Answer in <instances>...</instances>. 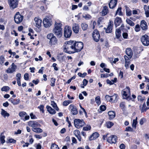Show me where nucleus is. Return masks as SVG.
<instances>
[{
	"instance_id": "nucleus-1",
	"label": "nucleus",
	"mask_w": 149,
	"mask_h": 149,
	"mask_svg": "<svg viewBox=\"0 0 149 149\" xmlns=\"http://www.w3.org/2000/svg\"><path fill=\"white\" fill-rule=\"evenodd\" d=\"M65 44L64 50L65 52L70 54L80 52L84 47L82 42L71 40L66 42Z\"/></svg>"
},
{
	"instance_id": "nucleus-2",
	"label": "nucleus",
	"mask_w": 149,
	"mask_h": 149,
	"mask_svg": "<svg viewBox=\"0 0 149 149\" xmlns=\"http://www.w3.org/2000/svg\"><path fill=\"white\" fill-rule=\"evenodd\" d=\"M61 23H56L55 24V27L53 30V33L58 38H61L63 34V29L61 27Z\"/></svg>"
},
{
	"instance_id": "nucleus-3",
	"label": "nucleus",
	"mask_w": 149,
	"mask_h": 149,
	"mask_svg": "<svg viewBox=\"0 0 149 149\" xmlns=\"http://www.w3.org/2000/svg\"><path fill=\"white\" fill-rule=\"evenodd\" d=\"M47 38L49 40V44L50 46L54 47L57 44L58 39L53 33L48 34L47 35Z\"/></svg>"
},
{
	"instance_id": "nucleus-4",
	"label": "nucleus",
	"mask_w": 149,
	"mask_h": 149,
	"mask_svg": "<svg viewBox=\"0 0 149 149\" xmlns=\"http://www.w3.org/2000/svg\"><path fill=\"white\" fill-rule=\"evenodd\" d=\"M72 34L71 28L68 26H65L64 29V36L66 38H70Z\"/></svg>"
},
{
	"instance_id": "nucleus-5",
	"label": "nucleus",
	"mask_w": 149,
	"mask_h": 149,
	"mask_svg": "<svg viewBox=\"0 0 149 149\" xmlns=\"http://www.w3.org/2000/svg\"><path fill=\"white\" fill-rule=\"evenodd\" d=\"M35 26L36 27L35 29V31L38 32H40L41 30V26L42 22V20L36 17L34 18Z\"/></svg>"
},
{
	"instance_id": "nucleus-6",
	"label": "nucleus",
	"mask_w": 149,
	"mask_h": 149,
	"mask_svg": "<svg viewBox=\"0 0 149 149\" xmlns=\"http://www.w3.org/2000/svg\"><path fill=\"white\" fill-rule=\"evenodd\" d=\"M14 18L15 22L17 24H19L22 22L24 16L19 12H18L15 14Z\"/></svg>"
},
{
	"instance_id": "nucleus-7",
	"label": "nucleus",
	"mask_w": 149,
	"mask_h": 149,
	"mask_svg": "<svg viewBox=\"0 0 149 149\" xmlns=\"http://www.w3.org/2000/svg\"><path fill=\"white\" fill-rule=\"evenodd\" d=\"M74 125L75 127L79 129L84 125L85 123L83 119H75L74 120Z\"/></svg>"
},
{
	"instance_id": "nucleus-8",
	"label": "nucleus",
	"mask_w": 149,
	"mask_h": 149,
	"mask_svg": "<svg viewBox=\"0 0 149 149\" xmlns=\"http://www.w3.org/2000/svg\"><path fill=\"white\" fill-rule=\"evenodd\" d=\"M140 40L143 45L145 46L149 45V36L145 34L141 36Z\"/></svg>"
},
{
	"instance_id": "nucleus-9",
	"label": "nucleus",
	"mask_w": 149,
	"mask_h": 149,
	"mask_svg": "<svg viewBox=\"0 0 149 149\" xmlns=\"http://www.w3.org/2000/svg\"><path fill=\"white\" fill-rule=\"evenodd\" d=\"M8 2L10 8L12 9H14L17 7L19 0H8Z\"/></svg>"
},
{
	"instance_id": "nucleus-10",
	"label": "nucleus",
	"mask_w": 149,
	"mask_h": 149,
	"mask_svg": "<svg viewBox=\"0 0 149 149\" xmlns=\"http://www.w3.org/2000/svg\"><path fill=\"white\" fill-rule=\"evenodd\" d=\"M107 141L110 144L116 143L118 140L117 137L114 135H111L110 136L107 137Z\"/></svg>"
},
{
	"instance_id": "nucleus-11",
	"label": "nucleus",
	"mask_w": 149,
	"mask_h": 149,
	"mask_svg": "<svg viewBox=\"0 0 149 149\" xmlns=\"http://www.w3.org/2000/svg\"><path fill=\"white\" fill-rule=\"evenodd\" d=\"M92 37L93 40L96 42H98L100 38L99 32L97 30H95L92 33Z\"/></svg>"
},
{
	"instance_id": "nucleus-12",
	"label": "nucleus",
	"mask_w": 149,
	"mask_h": 149,
	"mask_svg": "<svg viewBox=\"0 0 149 149\" xmlns=\"http://www.w3.org/2000/svg\"><path fill=\"white\" fill-rule=\"evenodd\" d=\"M28 124L29 126L32 128L36 127H40L41 125L38 122L35 120H30L28 122Z\"/></svg>"
},
{
	"instance_id": "nucleus-13",
	"label": "nucleus",
	"mask_w": 149,
	"mask_h": 149,
	"mask_svg": "<svg viewBox=\"0 0 149 149\" xmlns=\"http://www.w3.org/2000/svg\"><path fill=\"white\" fill-rule=\"evenodd\" d=\"M69 109L70 110L71 113L73 115H77L78 114V111L76 106L74 105L71 104L69 106Z\"/></svg>"
},
{
	"instance_id": "nucleus-14",
	"label": "nucleus",
	"mask_w": 149,
	"mask_h": 149,
	"mask_svg": "<svg viewBox=\"0 0 149 149\" xmlns=\"http://www.w3.org/2000/svg\"><path fill=\"white\" fill-rule=\"evenodd\" d=\"M113 25V22L111 21H109L108 23V26L106 29V33H111L112 32Z\"/></svg>"
},
{
	"instance_id": "nucleus-15",
	"label": "nucleus",
	"mask_w": 149,
	"mask_h": 149,
	"mask_svg": "<svg viewBox=\"0 0 149 149\" xmlns=\"http://www.w3.org/2000/svg\"><path fill=\"white\" fill-rule=\"evenodd\" d=\"M123 21L121 17H117L114 20V24L115 27H117L120 25L122 22Z\"/></svg>"
},
{
	"instance_id": "nucleus-16",
	"label": "nucleus",
	"mask_w": 149,
	"mask_h": 149,
	"mask_svg": "<svg viewBox=\"0 0 149 149\" xmlns=\"http://www.w3.org/2000/svg\"><path fill=\"white\" fill-rule=\"evenodd\" d=\"M140 26L143 30L146 31L148 29V26L147 22L144 20H142L140 22Z\"/></svg>"
},
{
	"instance_id": "nucleus-17",
	"label": "nucleus",
	"mask_w": 149,
	"mask_h": 149,
	"mask_svg": "<svg viewBox=\"0 0 149 149\" xmlns=\"http://www.w3.org/2000/svg\"><path fill=\"white\" fill-rule=\"evenodd\" d=\"M125 60V67L126 69L129 68V65L130 64V60L129 57H128L126 55L124 56Z\"/></svg>"
},
{
	"instance_id": "nucleus-18",
	"label": "nucleus",
	"mask_w": 149,
	"mask_h": 149,
	"mask_svg": "<svg viewBox=\"0 0 149 149\" xmlns=\"http://www.w3.org/2000/svg\"><path fill=\"white\" fill-rule=\"evenodd\" d=\"M108 114L109 119L110 120H112L116 116L115 112L112 111H109L108 113Z\"/></svg>"
},
{
	"instance_id": "nucleus-19",
	"label": "nucleus",
	"mask_w": 149,
	"mask_h": 149,
	"mask_svg": "<svg viewBox=\"0 0 149 149\" xmlns=\"http://www.w3.org/2000/svg\"><path fill=\"white\" fill-rule=\"evenodd\" d=\"M117 2V0H111L109 5L110 8H113L116 6Z\"/></svg>"
},
{
	"instance_id": "nucleus-20",
	"label": "nucleus",
	"mask_w": 149,
	"mask_h": 149,
	"mask_svg": "<svg viewBox=\"0 0 149 149\" xmlns=\"http://www.w3.org/2000/svg\"><path fill=\"white\" fill-rule=\"evenodd\" d=\"M11 66V68H8L7 70V73H12L15 71L17 66L15 65L14 63H13L12 64Z\"/></svg>"
},
{
	"instance_id": "nucleus-21",
	"label": "nucleus",
	"mask_w": 149,
	"mask_h": 149,
	"mask_svg": "<svg viewBox=\"0 0 149 149\" xmlns=\"http://www.w3.org/2000/svg\"><path fill=\"white\" fill-rule=\"evenodd\" d=\"M99 134L97 132L93 133L89 137V139L90 141L95 140L99 137Z\"/></svg>"
},
{
	"instance_id": "nucleus-22",
	"label": "nucleus",
	"mask_w": 149,
	"mask_h": 149,
	"mask_svg": "<svg viewBox=\"0 0 149 149\" xmlns=\"http://www.w3.org/2000/svg\"><path fill=\"white\" fill-rule=\"evenodd\" d=\"M109 13L107 6H104L102 11L101 13L102 16H104L107 15Z\"/></svg>"
},
{
	"instance_id": "nucleus-23",
	"label": "nucleus",
	"mask_w": 149,
	"mask_h": 149,
	"mask_svg": "<svg viewBox=\"0 0 149 149\" xmlns=\"http://www.w3.org/2000/svg\"><path fill=\"white\" fill-rule=\"evenodd\" d=\"M73 133L79 141H81V138L80 135V131L78 130H76L74 131Z\"/></svg>"
},
{
	"instance_id": "nucleus-24",
	"label": "nucleus",
	"mask_w": 149,
	"mask_h": 149,
	"mask_svg": "<svg viewBox=\"0 0 149 149\" xmlns=\"http://www.w3.org/2000/svg\"><path fill=\"white\" fill-rule=\"evenodd\" d=\"M43 23L44 26L45 27H47L50 26L51 24L49 19L46 18H45L43 20Z\"/></svg>"
},
{
	"instance_id": "nucleus-25",
	"label": "nucleus",
	"mask_w": 149,
	"mask_h": 149,
	"mask_svg": "<svg viewBox=\"0 0 149 149\" xmlns=\"http://www.w3.org/2000/svg\"><path fill=\"white\" fill-rule=\"evenodd\" d=\"M47 110L48 112L50 114L53 115L54 114L56 113V111L53 109L50 106L47 105L46 107Z\"/></svg>"
},
{
	"instance_id": "nucleus-26",
	"label": "nucleus",
	"mask_w": 149,
	"mask_h": 149,
	"mask_svg": "<svg viewBox=\"0 0 149 149\" xmlns=\"http://www.w3.org/2000/svg\"><path fill=\"white\" fill-rule=\"evenodd\" d=\"M9 101L14 105L18 104L20 102V99L19 98L17 99H14L12 97H11L9 99Z\"/></svg>"
},
{
	"instance_id": "nucleus-27",
	"label": "nucleus",
	"mask_w": 149,
	"mask_h": 149,
	"mask_svg": "<svg viewBox=\"0 0 149 149\" xmlns=\"http://www.w3.org/2000/svg\"><path fill=\"white\" fill-rule=\"evenodd\" d=\"M72 30L75 33H78L79 30V26L78 24H74L72 26Z\"/></svg>"
},
{
	"instance_id": "nucleus-28",
	"label": "nucleus",
	"mask_w": 149,
	"mask_h": 149,
	"mask_svg": "<svg viewBox=\"0 0 149 149\" xmlns=\"http://www.w3.org/2000/svg\"><path fill=\"white\" fill-rule=\"evenodd\" d=\"M116 37L117 39H119L121 36V31L120 29H116L115 31Z\"/></svg>"
},
{
	"instance_id": "nucleus-29",
	"label": "nucleus",
	"mask_w": 149,
	"mask_h": 149,
	"mask_svg": "<svg viewBox=\"0 0 149 149\" xmlns=\"http://www.w3.org/2000/svg\"><path fill=\"white\" fill-rule=\"evenodd\" d=\"M126 54L131 58L132 56V52L131 49L130 48H127L126 50Z\"/></svg>"
},
{
	"instance_id": "nucleus-30",
	"label": "nucleus",
	"mask_w": 149,
	"mask_h": 149,
	"mask_svg": "<svg viewBox=\"0 0 149 149\" xmlns=\"http://www.w3.org/2000/svg\"><path fill=\"white\" fill-rule=\"evenodd\" d=\"M32 130L34 132L38 133H40L42 132V130L40 128V127H36L32 128Z\"/></svg>"
},
{
	"instance_id": "nucleus-31",
	"label": "nucleus",
	"mask_w": 149,
	"mask_h": 149,
	"mask_svg": "<svg viewBox=\"0 0 149 149\" xmlns=\"http://www.w3.org/2000/svg\"><path fill=\"white\" fill-rule=\"evenodd\" d=\"M126 14L127 16H130L132 15V10L130 9V8L127 6H125Z\"/></svg>"
},
{
	"instance_id": "nucleus-32",
	"label": "nucleus",
	"mask_w": 149,
	"mask_h": 149,
	"mask_svg": "<svg viewBox=\"0 0 149 149\" xmlns=\"http://www.w3.org/2000/svg\"><path fill=\"white\" fill-rule=\"evenodd\" d=\"M127 90H126V91H125V90H123V96H124L125 97V98L127 100V97H128V94L127 93V91L128 92H129L130 93V88L128 86L127 87Z\"/></svg>"
},
{
	"instance_id": "nucleus-33",
	"label": "nucleus",
	"mask_w": 149,
	"mask_h": 149,
	"mask_svg": "<svg viewBox=\"0 0 149 149\" xmlns=\"http://www.w3.org/2000/svg\"><path fill=\"white\" fill-rule=\"evenodd\" d=\"M1 115L4 117L5 118L6 116L8 117L10 116V114L7 112L3 109H1Z\"/></svg>"
},
{
	"instance_id": "nucleus-34",
	"label": "nucleus",
	"mask_w": 149,
	"mask_h": 149,
	"mask_svg": "<svg viewBox=\"0 0 149 149\" xmlns=\"http://www.w3.org/2000/svg\"><path fill=\"white\" fill-rule=\"evenodd\" d=\"M118 14L120 16H123V15L122 11V8L121 7L118 8L116 11L115 16L117 15Z\"/></svg>"
},
{
	"instance_id": "nucleus-35",
	"label": "nucleus",
	"mask_w": 149,
	"mask_h": 149,
	"mask_svg": "<svg viewBox=\"0 0 149 149\" xmlns=\"http://www.w3.org/2000/svg\"><path fill=\"white\" fill-rule=\"evenodd\" d=\"M149 107H146V103L144 102L142 105V109H141V113L145 112L148 109Z\"/></svg>"
},
{
	"instance_id": "nucleus-36",
	"label": "nucleus",
	"mask_w": 149,
	"mask_h": 149,
	"mask_svg": "<svg viewBox=\"0 0 149 149\" xmlns=\"http://www.w3.org/2000/svg\"><path fill=\"white\" fill-rule=\"evenodd\" d=\"M118 28L120 29V31H122L123 32H128L127 29L125 28V25L123 24H122L120 27Z\"/></svg>"
},
{
	"instance_id": "nucleus-37",
	"label": "nucleus",
	"mask_w": 149,
	"mask_h": 149,
	"mask_svg": "<svg viewBox=\"0 0 149 149\" xmlns=\"http://www.w3.org/2000/svg\"><path fill=\"white\" fill-rule=\"evenodd\" d=\"M137 118L136 117L135 119H134L133 120L132 123V126L133 127H134L135 129L136 127V125L137 124Z\"/></svg>"
},
{
	"instance_id": "nucleus-38",
	"label": "nucleus",
	"mask_w": 149,
	"mask_h": 149,
	"mask_svg": "<svg viewBox=\"0 0 149 149\" xmlns=\"http://www.w3.org/2000/svg\"><path fill=\"white\" fill-rule=\"evenodd\" d=\"M132 98H131L130 95H128V97H127V100H131L132 101H134V99L136 98V96L134 94H132Z\"/></svg>"
},
{
	"instance_id": "nucleus-39",
	"label": "nucleus",
	"mask_w": 149,
	"mask_h": 149,
	"mask_svg": "<svg viewBox=\"0 0 149 149\" xmlns=\"http://www.w3.org/2000/svg\"><path fill=\"white\" fill-rule=\"evenodd\" d=\"M126 22L131 26H134L135 25L134 23L130 19H127L126 20Z\"/></svg>"
},
{
	"instance_id": "nucleus-40",
	"label": "nucleus",
	"mask_w": 149,
	"mask_h": 149,
	"mask_svg": "<svg viewBox=\"0 0 149 149\" xmlns=\"http://www.w3.org/2000/svg\"><path fill=\"white\" fill-rule=\"evenodd\" d=\"M81 27L83 30L85 31L88 29V25L86 23H82L81 24Z\"/></svg>"
},
{
	"instance_id": "nucleus-41",
	"label": "nucleus",
	"mask_w": 149,
	"mask_h": 149,
	"mask_svg": "<svg viewBox=\"0 0 149 149\" xmlns=\"http://www.w3.org/2000/svg\"><path fill=\"white\" fill-rule=\"evenodd\" d=\"M3 133H2L1 134L0 138V141H1V143L2 144L4 143L5 142V140L4 139L5 138V136L4 135H2Z\"/></svg>"
},
{
	"instance_id": "nucleus-42",
	"label": "nucleus",
	"mask_w": 149,
	"mask_h": 149,
	"mask_svg": "<svg viewBox=\"0 0 149 149\" xmlns=\"http://www.w3.org/2000/svg\"><path fill=\"white\" fill-rule=\"evenodd\" d=\"M141 26L140 25L138 24L136 25L134 28V31L136 32H138L141 30Z\"/></svg>"
},
{
	"instance_id": "nucleus-43",
	"label": "nucleus",
	"mask_w": 149,
	"mask_h": 149,
	"mask_svg": "<svg viewBox=\"0 0 149 149\" xmlns=\"http://www.w3.org/2000/svg\"><path fill=\"white\" fill-rule=\"evenodd\" d=\"M56 79L54 77H52L51 78L50 80L51 84L50 85L52 86H54L55 85V83Z\"/></svg>"
},
{
	"instance_id": "nucleus-44",
	"label": "nucleus",
	"mask_w": 149,
	"mask_h": 149,
	"mask_svg": "<svg viewBox=\"0 0 149 149\" xmlns=\"http://www.w3.org/2000/svg\"><path fill=\"white\" fill-rule=\"evenodd\" d=\"M107 127L108 128H111L114 125V123L110 121H108L106 123Z\"/></svg>"
},
{
	"instance_id": "nucleus-45",
	"label": "nucleus",
	"mask_w": 149,
	"mask_h": 149,
	"mask_svg": "<svg viewBox=\"0 0 149 149\" xmlns=\"http://www.w3.org/2000/svg\"><path fill=\"white\" fill-rule=\"evenodd\" d=\"M120 107L123 111L125 110V102H122L120 103Z\"/></svg>"
},
{
	"instance_id": "nucleus-46",
	"label": "nucleus",
	"mask_w": 149,
	"mask_h": 149,
	"mask_svg": "<svg viewBox=\"0 0 149 149\" xmlns=\"http://www.w3.org/2000/svg\"><path fill=\"white\" fill-rule=\"evenodd\" d=\"M10 88L8 86H3L1 89V91H2L7 92L8 91Z\"/></svg>"
},
{
	"instance_id": "nucleus-47",
	"label": "nucleus",
	"mask_w": 149,
	"mask_h": 149,
	"mask_svg": "<svg viewBox=\"0 0 149 149\" xmlns=\"http://www.w3.org/2000/svg\"><path fill=\"white\" fill-rule=\"evenodd\" d=\"M26 113L24 111H21L19 113V116L21 118H23V117L26 115H27Z\"/></svg>"
},
{
	"instance_id": "nucleus-48",
	"label": "nucleus",
	"mask_w": 149,
	"mask_h": 149,
	"mask_svg": "<svg viewBox=\"0 0 149 149\" xmlns=\"http://www.w3.org/2000/svg\"><path fill=\"white\" fill-rule=\"evenodd\" d=\"M51 148V149H59L58 145L55 143L52 144Z\"/></svg>"
},
{
	"instance_id": "nucleus-49",
	"label": "nucleus",
	"mask_w": 149,
	"mask_h": 149,
	"mask_svg": "<svg viewBox=\"0 0 149 149\" xmlns=\"http://www.w3.org/2000/svg\"><path fill=\"white\" fill-rule=\"evenodd\" d=\"M95 101L97 104H100L101 103L100 98V96H97L95 98Z\"/></svg>"
},
{
	"instance_id": "nucleus-50",
	"label": "nucleus",
	"mask_w": 149,
	"mask_h": 149,
	"mask_svg": "<svg viewBox=\"0 0 149 149\" xmlns=\"http://www.w3.org/2000/svg\"><path fill=\"white\" fill-rule=\"evenodd\" d=\"M38 108L40 109V111H41L42 113H44L45 111L44 110V106L43 105H40L38 107Z\"/></svg>"
},
{
	"instance_id": "nucleus-51",
	"label": "nucleus",
	"mask_w": 149,
	"mask_h": 149,
	"mask_svg": "<svg viewBox=\"0 0 149 149\" xmlns=\"http://www.w3.org/2000/svg\"><path fill=\"white\" fill-rule=\"evenodd\" d=\"M91 126L90 125H87V126L84 127L83 128V130L84 131H88L91 129Z\"/></svg>"
},
{
	"instance_id": "nucleus-52",
	"label": "nucleus",
	"mask_w": 149,
	"mask_h": 149,
	"mask_svg": "<svg viewBox=\"0 0 149 149\" xmlns=\"http://www.w3.org/2000/svg\"><path fill=\"white\" fill-rule=\"evenodd\" d=\"M16 142V140L13 139H9L7 141L8 143H15Z\"/></svg>"
},
{
	"instance_id": "nucleus-53",
	"label": "nucleus",
	"mask_w": 149,
	"mask_h": 149,
	"mask_svg": "<svg viewBox=\"0 0 149 149\" xmlns=\"http://www.w3.org/2000/svg\"><path fill=\"white\" fill-rule=\"evenodd\" d=\"M122 36L124 39H128V34L127 32H123L122 33Z\"/></svg>"
},
{
	"instance_id": "nucleus-54",
	"label": "nucleus",
	"mask_w": 149,
	"mask_h": 149,
	"mask_svg": "<svg viewBox=\"0 0 149 149\" xmlns=\"http://www.w3.org/2000/svg\"><path fill=\"white\" fill-rule=\"evenodd\" d=\"M70 102L69 100H65L63 102V106H66L68 105Z\"/></svg>"
},
{
	"instance_id": "nucleus-55",
	"label": "nucleus",
	"mask_w": 149,
	"mask_h": 149,
	"mask_svg": "<svg viewBox=\"0 0 149 149\" xmlns=\"http://www.w3.org/2000/svg\"><path fill=\"white\" fill-rule=\"evenodd\" d=\"M5 60L4 57L3 55H1L0 56V63L1 64H2L4 62Z\"/></svg>"
},
{
	"instance_id": "nucleus-56",
	"label": "nucleus",
	"mask_w": 149,
	"mask_h": 149,
	"mask_svg": "<svg viewBox=\"0 0 149 149\" xmlns=\"http://www.w3.org/2000/svg\"><path fill=\"white\" fill-rule=\"evenodd\" d=\"M25 116L24 118H21V120H23L24 121L29 120L30 118V116L29 115H26Z\"/></svg>"
},
{
	"instance_id": "nucleus-57",
	"label": "nucleus",
	"mask_w": 149,
	"mask_h": 149,
	"mask_svg": "<svg viewBox=\"0 0 149 149\" xmlns=\"http://www.w3.org/2000/svg\"><path fill=\"white\" fill-rule=\"evenodd\" d=\"M83 17L86 19H90L92 17L91 15L89 14L86 15H85L83 16Z\"/></svg>"
},
{
	"instance_id": "nucleus-58",
	"label": "nucleus",
	"mask_w": 149,
	"mask_h": 149,
	"mask_svg": "<svg viewBox=\"0 0 149 149\" xmlns=\"http://www.w3.org/2000/svg\"><path fill=\"white\" fill-rule=\"evenodd\" d=\"M29 74L27 73H25L24 75V79L26 81H28L29 79Z\"/></svg>"
},
{
	"instance_id": "nucleus-59",
	"label": "nucleus",
	"mask_w": 149,
	"mask_h": 149,
	"mask_svg": "<svg viewBox=\"0 0 149 149\" xmlns=\"http://www.w3.org/2000/svg\"><path fill=\"white\" fill-rule=\"evenodd\" d=\"M100 109L102 111H104L106 109V107L104 105H102L100 107Z\"/></svg>"
},
{
	"instance_id": "nucleus-60",
	"label": "nucleus",
	"mask_w": 149,
	"mask_h": 149,
	"mask_svg": "<svg viewBox=\"0 0 149 149\" xmlns=\"http://www.w3.org/2000/svg\"><path fill=\"white\" fill-rule=\"evenodd\" d=\"M30 116L31 117V119H36L37 118L36 116L33 114V113L32 112L30 114Z\"/></svg>"
},
{
	"instance_id": "nucleus-61",
	"label": "nucleus",
	"mask_w": 149,
	"mask_h": 149,
	"mask_svg": "<svg viewBox=\"0 0 149 149\" xmlns=\"http://www.w3.org/2000/svg\"><path fill=\"white\" fill-rule=\"evenodd\" d=\"M125 131H130L132 132L133 131V129L130 127H127L125 128Z\"/></svg>"
},
{
	"instance_id": "nucleus-62",
	"label": "nucleus",
	"mask_w": 149,
	"mask_h": 149,
	"mask_svg": "<svg viewBox=\"0 0 149 149\" xmlns=\"http://www.w3.org/2000/svg\"><path fill=\"white\" fill-rule=\"evenodd\" d=\"M146 121V119L144 118H142L140 120L139 123L141 125H143L144 123V121Z\"/></svg>"
},
{
	"instance_id": "nucleus-63",
	"label": "nucleus",
	"mask_w": 149,
	"mask_h": 149,
	"mask_svg": "<svg viewBox=\"0 0 149 149\" xmlns=\"http://www.w3.org/2000/svg\"><path fill=\"white\" fill-rule=\"evenodd\" d=\"M51 104L52 107L54 108H55V107L56 106L57 104L54 101H51Z\"/></svg>"
},
{
	"instance_id": "nucleus-64",
	"label": "nucleus",
	"mask_w": 149,
	"mask_h": 149,
	"mask_svg": "<svg viewBox=\"0 0 149 149\" xmlns=\"http://www.w3.org/2000/svg\"><path fill=\"white\" fill-rule=\"evenodd\" d=\"M88 81L86 79H84L83 81V85L84 86H86L87 84Z\"/></svg>"
}]
</instances>
